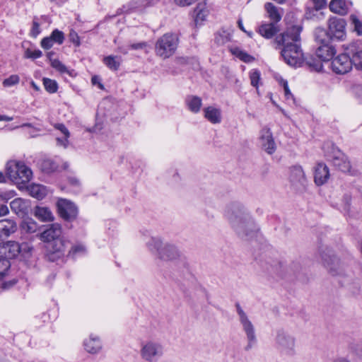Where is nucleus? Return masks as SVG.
<instances>
[{
    "label": "nucleus",
    "instance_id": "nucleus-2",
    "mask_svg": "<svg viewBox=\"0 0 362 362\" xmlns=\"http://www.w3.org/2000/svg\"><path fill=\"white\" fill-rule=\"evenodd\" d=\"M225 216L241 238L249 239L258 230L253 218L239 202L229 204L225 210Z\"/></svg>",
    "mask_w": 362,
    "mask_h": 362
},
{
    "label": "nucleus",
    "instance_id": "nucleus-48",
    "mask_svg": "<svg viewBox=\"0 0 362 362\" xmlns=\"http://www.w3.org/2000/svg\"><path fill=\"white\" fill-rule=\"evenodd\" d=\"M283 86L286 99L287 100H291L294 103L295 99L293 98V94L291 93L289 90L288 82L286 81L283 82Z\"/></svg>",
    "mask_w": 362,
    "mask_h": 362
},
{
    "label": "nucleus",
    "instance_id": "nucleus-41",
    "mask_svg": "<svg viewBox=\"0 0 362 362\" xmlns=\"http://www.w3.org/2000/svg\"><path fill=\"white\" fill-rule=\"evenodd\" d=\"M57 168L56 164L51 160H45L42 163V170L46 173H50Z\"/></svg>",
    "mask_w": 362,
    "mask_h": 362
},
{
    "label": "nucleus",
    "instance_id": "nucleus-63",
    "mask_svg": "<svg viewBox=\"0 0 362 362\" xmlns=\"http://www.w3.org/2000/svg\"><path fill=\"white\" fill-rule=\"evenodd\" d=\"M30 84H31L32 88L34 90H37V91L40 90L39 86L34 81H32Z\"/></svg>",
    "mask_w": 362,
    "mask_h": 362
},
{
    "label": "nucleus",
    "instance_id": "nucleus-54",
    "mask_svg": "<svg viewBox=\"0 0 362 362\" xmlns=\"http://www.w3.org/2000/svg\"><path fill=\"white\" fill-rule=\"evenodd\" d=\"M317 11H315V7L313 6V7H310L309 6H306V10L305 13V16L306 18H312L313 16H315V13Z\"/></svg>",
    "mask_w": 362,
    "mask_h": 362
},
{
    "label": "nucleus",
    "instance_id": "nucleus-33",
    "mask_svg": "<svg viewBox=\"0 0 362 362\" xmlns=\"http://www.w3.org/2000/svg\"><path fill=\"white\" fill-rule=\"evenodd\" d=\"M195 18L194 22L196 25L201 24V23L205 20L207 11L204 9V6L198 4L194 9Z\"/></svg>",
    "mask_w": 362,
    "mask_h": 362
},
{
    "label": "nucleus",
    "instance_id": "nucleus-60",
    "mask_svg": "<svg viewBox=\"0 0 362 362\" xmlns=\"http://www.w3.org/2000/svg\"><path fill=\"white\" fill-rule=\"evenodd\" d=\"M334 362H351L349 359L344 357H339L334 359Z\"/></svg>",
    "mask_w": 362,
    "mask_h": 362
},
{
    "label": "nucleus",
    "instance_id": "nucleus-23",
    "mask_svg": "<svg viewBox=\"0 0 362 362\" xmlns=\"http://www.w3.org/2000/svg\"><path fill=\"white\" fill-rule=\"evenodd\" d=\"M27 189L31 197L38 200L43 199L48 193L47 188L40 184L33 183L27 187Z\"/></svg>",
    "mask_w": 362,
    "mask_h": 362
},
{
    "label": "nucleus",
    "instance_id": "nucleus-11",
    "mask_svg": "<svg viewBox=\"0 0 362 362\" xmlns=\"http://www.w3.org/2000/svg\"><path fill=\"white\" fill-rule=\"evenodd\" d=\"M346 21L343 18L332 17L328 21V30L325 31V36L329 40L336 39L343 40L346 36Z\"/></svg>",
    "mask_w": 362,
    "mask_h": 362
},
{
    "label": "nucleus",
    "instance_id": "nucleus-20",
    "mask_svg": "<svg viewBox=\"0 0 362 362\" xmlns=\"http://www.w3.org/2000/svg\"><path fill=\"white\" fill-rule=\"evenodd\" d=\"M329 171L328 167L323 163H319L315 168L314 180L317 185H322L328 180Z\"/></svg>",
    "mask_w": 362,
    "mask_h": 362
},
{
    "label": "nucleus",
    "instance_id": "nucleus-24",
    "mask_svg": "<svg viewBox=\"0 0 362 362\" xmlns=\"http://www.w3.org/2000/svg\"><path fill=\"white\" fill-rule=\"evenodd\" d=\"M85 349L90 354H97L102 349L100 339L91 334L88 339L83 342Z\"/></svg>",
    "mask_w": 362,
    "mask_h": 362
},
{
    "label": "nucleus",
    "instance_id": "nucleus-37",
    "mask_svg": "<svg viewBox=\"0 0 362 362\" xmlns=\"http://www.w3.org/2000/svg\"><path fill=\"white\" fill-rule=\"evenodd\" d=\"M306 64L311 69V70L315 71H320L323 68V65L321 61L310 57L306 59Z\"/></svg>",
    "mask_w": 362,
    "mask_h": 362
},
{
    "label": "nucleus",
    "instance_id": "nucleus-14",
    "mask_svg": "<svg viewBox=\"0 0 362 362\" xmlns=\"http://www.w3.org/2000/svg\"><path fill=\"white\" fill-rule=\"evenodd\" d=\"M332 161L334 166L338 168L340 171L343 173H349L351 175L355 174L354 171L351 170V165L348 157L339 150H337L334 153Z\"/></svg>",
    "mask_w": 362,
    "mask_h": 362
},
{
    "label": "nucleus",
    "instance_id": "nucleus-42",
    "mask_svg": "<svg viewBox=\"0 0 362 362\" xmlns=\"http://www.w3.org/2000/svg\"><path fill=\"white\" fill-rule=\"evenodd\" d=\"M260 71L257 69H253L250 72V79L251 85L258 88L259 81L260 80Z\"/></svg>",
    "mask_w": 362,
    "mask_h": 362
},
{
    "label": "nucleus",
    "instance_id": "nucleus-12",
    "mask_svg": "<svg viewBox=\"0 0 362 362\" xmlns=\"http://www.w3.org/2000/svg\"><path fill=\"white\" fill-rule=\"evenodd\" d=\"M59 216L65 221H71L78 216V208L72 202L66 199H59L57 202Z\"/></svg>",
    "mask_w": 362,
    "mask_h": 362
},
{
    "label": "nucleus",
    "instance_id": "nucleus-58",
    "mask_svg": "<svg viewBox=\"0 0 362 362\" xmlns=\"http://www.w3.org/2000/svg\"><path fill=\"white\" fill-rule=\"evenodd\" d=\"M8 208L6 205H1L0 206V216H6L8 214Z\"/></svg>",
    "mask_w": 362,
    "mask_h": 362
},
{
    "label": "nucleus",
    "instance_id": "nucleus-47",
    "mask_svg": "<svg viewBox=\"0 0 362 362\" xmlns=\"http://www.w3.org/2000/svg\"><path fill=\"white\" fill-rule=\"evenodd\" d=\"M351 21L354 25V30L358 35H362V23L354 15L351 16Z\"/></svg>",
    "mask_w": 362,
    "mask_h": 362
},
{
    "label": "nucleus",
    "instance_id": "nucleus-36",
    "mask_svg": "<svg viewBox=\"0 0 362 362\" xmlns=\"http://www.w3.org/2000/svg\"><path fill=\"white\" fill-rule=\"evenodd\" d=\"M43 85L45 90L49 93H54L58 90V84L54 80L48 78H44Z\"/></svg>",
    "mask_w": 362,
    "mask_h": 362
},
{
    "label": "nucleus",
    "instance_id": "nucleus-30",
    "mask_svg": "<svg viewBox=\"0 0 362 362\" xmlns=\"http://www.w3.org/2000/svg\"><path fill=\"white\" fill-rule=\"evenodd\" d=\"M104 64L111 70L117 71L119 68L121 58L118 56H107L103 59Z\"/></svg>",
    "mask_w": 362,
    "mask_h": 362
},
{
    "label": "nucleus",
    "instance_id": "nucleus-50",
    "mask_svg": "<svg viewBox=\"0 0 362 362\" xmlns=\"http://www.w3.org/2000/svg\"><path fill=\"white\" fill-rule=\"evenodd\" d=\"M85 251V247L83 245H75L71 247V249L69 251L68 256L74 257L76 254L79 252H83Z\"/></svg>",
    "mask_w": 362,
    "mask_h": 362
},
{
    "label": "nucleus",
    "instance_id": "nucleus-25",
    "mask_svg": "<svg viewBox=\"0 0 362 362\" xmlns=\"http://www.w3.org/2000/svg\"><path fill=\"white\" fill-rule=\"evenodd\" d=\"M204 117L212 124H218L221 122V110L212 106L204 109Z\"/></svg>",
    "mask_w": 362,
    "mask_h": 362
},
{
    "label": "nucleus",
    "instance_id": "nucleus-5",
    "mask_svg": "<svg viewBox=\"0 0 362 362\" xmlns=\"http://www.w3.org/2000/svg\"><path fill=\"white\" fill-rule=\"evenodd\" d=\"M235 308L242 329L245 332L247 340V344L245 347V350L249 351L252 349L257 342L255 328L252 321L249 319L247 313L241 308L240 305L239 303H236Z\"/></svg>",
    "mask_w": 362,
    "mask_h": 362
},
{
    "label": "nucleus",
    "instance_id": "nucleus-27",
    "mask_svg": "<svg viewBox=\"0 0 362 362\" xmlns=\"http://www.w3.org/2000/svg\"><path fill=\"white\" fill-rule=\"evenodd\" d=\"M34 215L42 221H52L54 220V216L48 207L36 206L34 209Z\"/></svg>",
    "mask_w": 362,
    "mask_h": 362
},
{
    "label": "nucleus",
    "instance_id": "nucleus-22",
    "mask_svg": "<svg viewBox=\"0 0 362 362\" xmlns=\"http://www.w3.org/2000/svg\"><path fill=\"white\" fill-rule=\"evenodd\" d=\"M280 30L277 24L274 23H264L258 28V33L264 38H272Z\"/></svg>",
    "mask_w": 362,
    "mask_h": 362
},
{
    "label": "nucleus",
    "instance_id": "nucleus-53",
    "mask_svg": "<svg viewBox=\"0 0 362 362\" xmlns=\"http://www.w3.org/2000/svg\"><path fill=\"white\" fill-rule=\"evenodd\" d=\"M197 0H174V2L176 5L180 6H189L194 3H195Z\"/></svg>",
    "mask_w": 362,
    "mask_h": 362
},
{
    "label": "nucleus",
    "instance_id": "nucleus-62",
    "mask_svg": "<svg viewBox=\"0 0 362 362\" xmlns=\"http://www.w3.org/2000/svg\"><path fill=\"white\" fill-rule=\"evenodd\" d=\"M238 24L239 28L241 30H243V32H246V30H245L244 26L243 25V22H242V21L240 19L238 21Z\"/></svg>",
    "mask_w": 362,
    "mask_h": 362
},
{
    "label": "nucleus",
    "instance_id": "nucleus-10",
    "mask_svg": "<svg viewBox=\"0 0 362 362\" xmlns=\"http://www.w3.org/2000/svg\"><path fill=\"white\" fill-rule=\"evenodd\" d=\"M158 258L165 261H177L182 267L187 268L188 266L185 257L172 244H165L159 251Z\"/></svg>",
    "mask_w": 362,
    "mask_h": 362
},
{
    "label": "nucleus",
    "instance_id": "nucleus-61",
    "mask_svg": "<svg viewBox=\"0 0 362 362\" xmlns=\"http://www.w3.org/2000/svg\"><path fill=\"white\" fill-rule=\"evenodd\" d=\"M118 51L124 54H127L128 53L129 49L124 47H119Z\"/></svg>",
    "mask_w": 362,
    "mask_h": 362
},
{
    "label": "nucleus",
    "instance_id": "nucleus-57",
    "mask_svg": "<svg viewBox=\"0 0 362 362\" xmlns=\"http://www.w3.org/2000/svg\"><path fill=\"white\" fill-rule=\"evenodd\" d=\"M27 226L26 230L29 233H33L35 231L36 226L33 221H28L27 223H24L23 228H25V226Z\"/></svg>",
    "mask_w": 362,
    "mask_h": 362
},
{
    "label": "nucleus",
    "instance_id": "nucleus-64",
    "mask_svg": "<svg viewBox=\"0 0 362 362\" xmlns=\"http://www.w3.org/2000/svg\"><path fill=\"white\" fill-rule=\"evenodd\" d=\"M5 182V176L2 172H0V182Z\"/></svg>",
    "mask_w": 362,
    "mask_h": 362
},
{
    "label": "nucleus",
    "instance_id": "nucleus-19",
    "mask_svg": "<svg viewBox=\"0 0 362 362\" xmlns=\"http://www.w3.org/2000/svg\"><path fill=\"white\" fill-rule=\"evenodd\" d=\"M23 164L24 163L16 160H9L6 163V174L11 180L19 183L21 165H23Z\"/></svg>",
    "mask_w": 362,
    "mask_h": 362
},
{
    "label": "nucleus",
    "instance_id": "nucleus-15",
    "mask_svg": "<svg viewBox=\"0 0 362 362\" xmlns=\"http://www.w3.org/2000/svg\"><path fill=\"white\" fill-rule=\"evenodd\" d=\"M346 51L351 57V64L358 69L362 70V46L358 42L349 45Z\"/></svg>",
    "mask_w": 362,
    "mask_h": 362
},
{
    "label": "nucleus",
    "instance_id": "nucleus-35",
    "mask_svg": "<svg viewBox=\"0 0 362 362\" xmlns=\"http://www.w3.org/2000/svg\"><path fill=\"white\" fill-rule=\"evenodd\" d=\"M351 354L356 358L362 360V343L353 342L349 345Z\"/></svg>",
    "mask_w": 362,
    "mask_h": 362
},
{
    "label": "nucleus",
    "instance_id": "nucleus-34",
    "mask_svg": "<svg viewBox=\"0 0 362 362\" xmlns=\"http://www.w3.org/2000/svg\"><path fill=\"white\" fill-rule=\"evenodd\" d=\"M21 176L19 179V183H27L28 182L33 176V172L30 168L26 166L25 164L21 165Z\"/></svg>",
    "mask_w": 362,
    "mask_h": 362
},
{
    "label": "nucleus",
    "instance_id": "nucleus-18",
    "mask_svg": "<svg viewBox=\"0 0 362 362\" xmlns=\"http://www.w3.org/2000/svg\"><path fill=\"white\" fill-rule=\"evenodd\" d=\"M28 248V246L26 243L19 244L16 241H8L4 246L5 258L7 259L15 258Z\"/></svg>",
    "mask_w": 362,
    "mask_h": 362
},
{
    "label": "nucleus",
    "instance_id": "nucleus-7",
    "mask_svg": "<svg viewBox=\"0 0 362 362\" xmlns=\"http://www.w3.org/2000/svg\"><path fill=\"white\" fill-rule=\"evenodd\" d=\"M140 354L145 361L156 362L164 354V346L160 342L148 341L141 344Z\"/></svg>",
    "mask_w": 362,
    "mask_h": 362
},
{
    "label": "nucleus",
    "instance_id": "nucleus-28",
    "mask_svg": "<svg viewBox=\"0 0 362 362\" xmlns=\"http://www.w3.org/2000/svg\"><path fill=\"white\" fill-rule=\"evenodd\" d=\"M185 102L188 109L194 113H197L200 110L202 105V99L199 97L194 95L187 96Z\"/></svg>",
    "mask_w": 362,
    "mask_h": 362
},
{
    "label": "nucleus",
    "instance_id": "nucleus-40",
    "mask_svg": "<svg viewBox=\"0 0 362 362\" xmlns=\"http://www.w3.org/2000/svg\"><path fill=\"white\" fill-rule=\"evenodd\" d=\"M51 66L61 74H69V71L66 66L57 59L51 60Z\"/></svg>",
    "mask_w": 362,
    "mask_h": 362
},
{
    "label": "nucleus",
    "instance_id": "nucleus-45",
    "mask_svg": "<svg viewBox=\"0 0 362 362\" xmlns=\"http://www.w3.org/2000/svg\"><path fill=\"white\" fill-rule=\"evenodd\" d=\"M236 56L244 62H251L254 60V57L242 50H238L235 52Z\"/></svg>",
    "mask_w": 362,
    "mask_h": 362
},
{
    "label": "nucleus",
    "instance_id": "nucleus-32",
    "mask_svg": "<svg viewBox=\"0 0 362 362\" xmlns=\"http://www.w3.org/2000/svg\"><path fill=\"white\" fill-rule=\"evenodd\" d=\"M11 210L16 214H22L26 209L25 202L23 199L17 198L10 203Z\"/></svg>",
    "mask_w": 362,
    "mask_h": 362
},
{
    "label": "nucleus",
    "instance_id": "nucleus-9",
    "mask_svg": "<svg viewBox=\"0 0 362 362\" xmlns=\"http://www.w3.org/2000/svg\"><path fill=\"white\" fill-rule=\"evenodd\" d=\"M321 256L323 264L330 274L338 276L345 275L344 265L334 255L332 250H327L326 251H323Z\"/></svg>",
    "mask_w": 362,
    "mask_h": 362
},
{
    "label": "nucleus",
    "instance_id": "nucleus-59",
    "mask_svg": "<svg viewBox=\"0 0 362 362\" xmlns=\"http://www.w3.org/2000/svg\"><path fill=\"white\" fill-rule=\"evenodd\" d=\"M13 118L12 117H8L6 115H0V121H6L10 122L12 121Z\"/></svg>",
    "mask_w": 362,
    "mask_h": 362
},
{
    "label": "nucleus",
    "instance_id": "nucleus-8",
    "mask_svg": "<svg viewBox=\"0 0 362 362\" xmlns=\"http://www.w3.org/2000/svg\"><path fill=\"white\" fill-rule=\"evenodd\" d=\"M325 30L318 29L316 31V40L320 43L317 48L315 54L317 57L324 62L329 61L336 54V49L334 46L329 44V39L325 40L322 37L325 36Z\"/></svg>",
    "mask_w": 362,
    "mask_h": 362
},
{
    "label": "nucleus",
    "instance_id": "nucleus-13",
    "mask_svg": "<svg viewBox=\"0 0 362 362\" xmlns=\"http://www.w3.org/2000/svg\"><path fill=\"white\" fill-rule=\"evenodd\" d=\"M332 69L333 71L339 74H344L349 72L352 68L351 57L346 54H339L332 61Z\"/></svg>",
    "mask_w": 362,
    "mask_h": 362
},
{
    "label": "nucleus",
    "instance_id": "nucleus-21",
    "mask_svg": "<svg viewBox=\"0 0 362 362\" xmlns=\"http://www.w3.org/2000/svg\"><path fill=\"white\" fill-rule=\"evenodd\" d=\"M17 230V224L12 219L0 220V238H8Z\"/></svg>",
    "mask_w": 362,
    "mask_h": 362
},
{
    "label": "nucleus",
    "instance_id": "nucleus-3",
    "mask_svg": "<svg viewBox=\"0 0 362 362\" xmlns=\"http://www.w3.org/2000/svg\"><path fill=\"white\" fill-rule=\"evenodd\" d=\"M40 239L47 243L46 257L55 262L64 257L69 243L62 237V228L58 223L52 224L40 234Z\"/></svg>",
    "mask_w": 362,
    "mask_h": 362
},
{
    "label": "nucleus",
    "instance_id": "nucleus-31",
    "mask_svg": "<svg viewBox=\"0 0 362 362\" xmlns=\"http://www.w3.org/2000/svg\"><path fill=\"white\" fill-rule=\"evenodd\" d=\"M146 245L150 251L153 253H157L158 255L159 251L163 247L162 241L158 238L151 237L147 242Z\"/></svg>",
    "mask_w": 362,
    "mask_h": 362
},
{
    "label": "nucleus",
    "instance_id": "nucleus-49",
    "mask_svg": "<svg viewBox=\"0 0 362 362\" xmlns=\"http://www.w3.org/2000/svg\"><path fill=\"white\" fill-rule=\"evenodd\" d=\"M54 43V42H52V39L49 36L42 39L40 45L43 49H49L53 46Z\"/></svg>",
    "mask_w": 362,
    "mask_h": 362
},
{
    "label": "nucleus",
    "instance_id": "nucleus-43",
    "mask_svg": "<svg viewBox=\"0 0 362 362\" xmlns=\"http://www.w3.org/2000/svg\"><path fill=\"white\" fill-rule=\"evenodd\" d=\"M42 55V52L40 49H32L28 48L25 51L24 57L28 59H35L41 57Z\"/></svg>",
    "mask_w": 362,
    "mask_h": 362
},
{
    "label": "nucleus",
    "instance_id": "nucleus-51",
    "mask_svg": "<svg viewBox=\"0 0 362 362\" xmlns=\"http://www.w3.org/2000/svg\"><path fill=\"white\" fill-rule=\"evenodd\" d=\"M311 1L315 7V11H319L323 8L327 4L326 0H311Z\"/></svg>",
    "mask_w": 362,
    "mask_h": 362
},
{
    "label": "nucleus",
    "instance_id": "nucleus-17",
    "mask_svg": "<svg viewBox=\"0 0 362 362\" xmlns=\"http://www.w3.org/2000/svg\"><path fill=\"white\" fill-rule=\"evenodd\" d=\"M260 141L262 148L268 153L273 154L276 151V144L272 136V133L268 128H264L261 131Z\"/></svg>",
    "mask_w": 362,
    "mask_h": 362
},
{
    "label": "nucleus",
    "instance_id": "nucleus-52",
    "mask_svg": "<svg viewBox=\"0 0 362 362\" xmlns=\"http://www.w3.org/2000/svg\"><path fill=\"white\" fill-rule=\"evenodd\" d=\"M30 33L31 35L34 37H36L40 34V24L37 21H33Z\"/></svg>",
    "mask_w": 362,
    "mask_h": 362
},
{
    "label": "nucleus",
    "instance_id": "nucleus-39",
    "mask_svg": "<svg viewBox=\"0 0 362 362\" xmlns=\"http://www.w3.org/2000/svg\"><path fill=\"white\" fill-rule=\"evenodd\" d=\"M11 264L7 258L3 257L0 259V280H1L7 274Z\"/></svg>",
    "mask_w": 362,
    "mask_h": 362
},
{
    "label": "nucleus",
    "instance_id": "nucleus-6",
    "mask_svg": "<svg viewBox=\"0 0 362 362\" xmlns=\"http://www.w3.org/2000/svg\"><path fill=\"white\" fill-rule=\"evenodd\" d=\"M275 344L281 355L291 356L295 354V339L284 330L276 331Z\"/></svg>",
    "mask_w": 362,
    "mask_h": 362
},
{
    "label": "nucleus",
    "instance_id": "nucleus-38",
    "mask_svg": "<svg viewBox=\"0 0 362 362\" xmlns=\"http://www.w3.org/2000/svg\"><path fill=\"white\" fill-rule=\"evenodd\" d=\"M52 42L58 45H62L64 40V34L62 31L54 29L49 35Z\"/></svg>",
    "mask_w": 362,
    "mask_h": 362
},
{
    "label": "nucleus",
    "instance_id": "nucleus-56",
    "mask_svg": "<svg viewBox=\"0 0 362 362\" xmlns=\"http://www.w3.org/2000/svg\"><path fill=\"white\" fill-rule=\"evenodd\" d=\"M147 46V43L145 42L133 43L129 45V48L132 49H144Z\"/></svg>",
    "mask_w": 362,
    "mask_h": 362
},
{
    "label": "nucleus",
    "instance_id": "nucleus-16",
    "mask_svg": "<svg viewBox=\"0 0 362 362\" xmlns=\"http://www.w3.org/2000/svg\"><path fill=\"white\" fill-rule=\"evenodd\" d=\"M290 181L298 189L305 187L307 180L301 166L295 165L291 168Z\"/></svg>",
    "mask_w": 362,
    "mask_h": 362
},
{
    "label": "nucleus",
    "instance_id": "nucleus-29",
    "mask_svg": "<svg viewBox=\"0 0 362 362\" xmlns=\"http://www.w3.org/2000/svg\"><path fill=\"white\" fill-rule=\"evenodd\" d=\"M264 7L268 13L269 18L273 21L272 23L276 24V23L281 18L276 6H275L272 3H267Z\"/></svg>",
    "mask_w": 362,
    "mask_h": 362
},
{
    "label": "nucleus",
    "instance_id": "nucleus-4",
    "mask_svg": "<svg viewBox=\"0 0 362 362\" xmlns=\"http://www.w3.org/2000/svg\"><path fill=\"white\" fill-rule=\"evenodd\" d=\"M178 37L174 33H165L159 37L155 45V52L157 56L168 59L174 54L178 45Z\"/></svg>",
    "mask_w": 362,
    "mask_h": 362
},
{
    "label": "nucleus",
    "instance_id": "nucleus-1",
    "mask_svg": "<svg viewBox=\"0 0 362 362\" xmlns=\"http://www.w3.org/2000/svg\"><path fill=\"white\" fill-rule=\"evenodd\" d=\"M302 27L292 25L275 37L274 42L281 46V54L285 62L291 66H300L303 62V53L300 46Z\"/></svg>",
    "mask_w": 362,
    "mask_h": 362
},
{
    "label": "nucleus",
    "instance_id": "nucleus-44",
    "mask_svg": "<svg viewBox=\"0 0 362 362\" xmlns=\"http://www.w3.org/2000/svg\"><path fill=\"white\" fill-rule=\"evenodd\" d=\"M20 78L18 75L13 74L6 78L3 81V85L6 87H10L19 83Z\"/></svg>",
    "mask_w": 362,
    "mask_h": 362
},
{
    "label": "nucleus",
    "instance_id": "nucleus-26",
    "mask_svg": "<svg viewBox=\"0 0 362 362\" xmlns=\"http://www.w3.org/2000/svg\"><path fill=\"white\" fill-rule=\"evenodd\" d=\"M329 7L333 13L342 16L346 15L349 11V6L346 0H332Z\"/></svg>",
    "mask_w": 362,
    "mask_h": 362
},
{
    "label": "nucleus",
    "instance_id": "nucleus-46",
    "mask_svg": "<svg viewBox=\"0 0 362 362\" xmlns=\"http://www.w3.org/2000/svg\"><path fill=\"white\" fill-rule=\"evenodd\" d=\"M69 40L77 47L81 45L80 37L78 33L74 30H70L69 34Z\"/></svg>",
    "mask_w": 362,
    "mask_h": 362
},
{
    "label": "nucleus",
    "instance_id": "nucleus-55",
    "mask_svg": "<svg viewBox=\"0 0 362 362\" xmlns=\"http://www.w3.org/2000/svg\"><path fill=\"white\" fill-rule=\"evenodd\" d=\"M57 128L65 136L64 141L67 142V138L69 136V132L63 124H58Z\"/></svg>",
    "mask_w": 362,
    "mask_h": 362
}]
</instances>
